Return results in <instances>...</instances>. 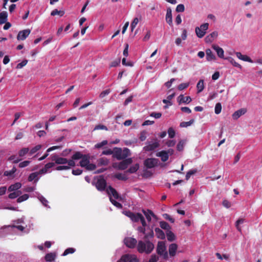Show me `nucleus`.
Segmentation results:
<instances>
[{
  "label": "nucleus",
  "mask_w": 262,
  "mask_h": 262,
  "mask_svg": "<svg viewBox=\"0 0 262 262\" xmlns=\"http://www.w3.org/2000/svg\"><path fill=\"white\" fill-rule=\"evenodd\" d=\"M154 248V244L149 241H139L137 245V250L140 253L149 254L152 252Z\"/></svg>",
  "instance_id": "obj_1"
},
{
  "label": "nucleus",
  "mask_w": 262,
  "mask_h": 262,
  "mask_svg": "<svg viewBox=\"0 0 262 262\" xmlns=\"http://www.w3.org/2000/svg\"><path fill=\"white\" fill-rule=\"evenodd\" d=\"M130 155V150L127 148L115 147L114 148V155L113 157L118 160L125 159Z\"/></svg>",
  "instance_id": "obj_2"
},
{
  "label": "nucleus",
  "mask_w": 262,
  "mask_h": 262,
  "mask_svg": "<svg viewBox=\"0 0 262 262\" xmlns=\"http://www.w3.org/2000/svg\"><path fill=\"white\" fill-rule=\"evenodd\" d=\"M157 253L159 255L163 256V258L164 259H168V254L167 251H166V247L164 242L160 241L158 243Z\"/></svg>",
  "instance_id": "obj_3"
},
{
  "label": "nucleus",
  "mask_w": 262,
  "mask_h": 262,
  "mask_svg": "<svg viewBox=\"0 0 262 262\" xmlns=\"http://www.w3.org/2000/svg\"><path fill=\"white\" fill-rule=\"evenodd\" d=\"M106 181L102 175L100 176L95 183V187L98 190L102 191L106 189Z\"/></svg>",
  "instance_id": "obj_4"
},
{
  "label": "nucleus",
  "mask_w": 262,
  "mask_h": 262,
  "mask_svg": "<svg viewBox=\"0 0 262 262\" xmlns=\"http://www.w3.org/2000/svg\"><path fill=\"white\" fill-rule=\"evenodd\" d=\"M139 259L135 255L128 254L123 255L117 262H138Z\"/></svg>",
  "instance_id": "obj_5"
},
{
  "label": "nucleus",
  "mask_w": 262,
  "mask_h": 262,
  "mask_svg": "<svg viewBox=\"0 0 262 262\" xmlns=\"http://www.w3.org/2000/svg\"><path fill=\"white\" fill-rule=\"evenodd\" d=\"M159 160L156 158H147L144 161V165L147 168H152L158 165Z\"/></svg>",
  "instance_id": "obj_6"
},
{
  "label": "nucleus",
  "mask_w": 262,
  "mask_h": 262,
  "mask_svg": "<svg viewBox=\"0 0 262 262\" xmlns=\"http://www.w3.org/2000/svg\"><path fill=\"white\" fill-rule=\"evenodd\" d=\"M124 242L126 247L131 249L134 248L137 245V241L133 237H126L124 239Z\"/></svg>",
  "instance_id": "obj_7"
},
{
  "label": "nucleus",
  "mask_w": 262,
  "mask_h": 262,
  "mask_svg": "<svg viewBox=\"0 0 262 262\" xmlns=\"http://www.w3.org/2000/svg\"><path fill=\"white\" fill-rule=\"evenodd\" d=\"M123 161L120 162L118 165V169L119 170H125L128 166L132 164L133 160L132 158L122 159Z\"/></svg>",
  "instance_id": "obj_8"
},
{
  "label": "nucleus",
  "mask_w": 262,
  "mask_h": 262,
  "mask_svg": "<svg viewBox=\"0 0 262 262\" xmlns=\"http://www.w3.org/2000/svg\"><path fill=\"white\" fill-rule=\"evenodd\" d=\"M30 33L31 30L29 29L20 31L17 35V40H24L29 35Z\"/></svg>",
  "instance_id": "obj_9"
},
{
  "label": "nucleus",
  "mask_w": 262,
  "mask_h": 262,
  "mask_svg": "<svg viewBox=\"0 0 262 262\" xmlns=\"http://www.w3.org/2000/svg\"><path fill=\"white\" fill-rule=\"evenodd\" d=\"M160 144L158 141H156L152 143L148 144L143 147V149L146 151H152L158 148Z\"/></svg>",
  "instance_id": "obj_10"
},
{
  "label": "nucleus",
  "mask_w": 262,
  "mask_h": 262,
  "mask_svg": "<svg viewBox=\"0 0 262 262\" xmlns=\"http://www.w3.org/2000/svg\"><path fill=\"white\" fill-rule=\"evenodd\" d=\"M106 191L109 195H113L115 199H120L117 191L116 190L115 188L112 187L111 186H109L107 187Z\"/></svg>",
  "instance_id": "obj_11"
},
{
  "label": "nucleus",
  "mask_w": 262,
  "mask_h": 262,
  "mask_svg": "<svg viewBox=\"0 0 262 262\" xmlns=\"http://www.w3.org/2000/svg\"><path fill=\"white\" fill-rule=\"evenodd\" d=\"M247 112V109L245 108H241L235 111L232 115L234 120L238 119L241 116L244 115Z\"/></svg>",
  "instance_id": "obj_12"
},
{
  "label": "nucleus",
  "mask_w": 262,
  "mask_h": 262,
  "mask_svg": "<svg viewBox=\"0 0 262 262\" xmlns=\"http://www.w3.org/2000/svg\"><path fill=\"white\" fill-rule=\"evenodd\" d=\"M124 214L127 216L129 217L133 221L135 222H138V214H140V213H134L130 211H126L124 212Z\"/></svg>",
  "instance_id": "obj_13"
},
{
  "label": "nucleus",
  "mask_w": 262,
  "mask_h": 262,
  "mask_svg": "<svg viewBox=\"0 0 262 262\" xmlns=\"http://www.w3.org/2000/svg\"><path fill=\"white\" fill-rule=\"evenodd\" d=\"M52 160L55 161V163L57 164H65L68 162L67 159L59 157L56 155L52 157Z\"/></svg>",
  "instance_id": "obj_14"
},
{
  "label": "nucleus",
  "mask_w": 262,
  "mask_h": 262,
  "mask_svg": "<svg viewBox=\"0 0 262 262\" xmlns=\"http://www.w3.org/2000/svg\"><path fill=\"white\" fill-rule=\"evenodd\" d=\"M191 100V98L190 96L185 97L182 94L180 95L178 98V101L179 104L181 103L188 104Z\"/></svg>",
  "instance_id": "obj_15"
},
{
  "label": "nucleus",
  "mask_w": 262,
  "mask_h": 262,
  "mask_svg": "<svg viewBox=\"0 0 262 262\" xmlns=\"http://www.w3.org/2000/svg\"><path fill=\"white\" fill-rule=\"evenodd\" d=\"M212 48L216 51L217 56L221 58H224V51L223 49L220 47L219 46L213 45L212 46Z\"/></svg>",
  "instance_id": "obj_16"
},
{
  "label": "nucleus",
  "mask_w": 262,
  "mask_h": 262,
  "mask_svg": "<svg viewBox=\"0 0 262 262\" xmlns=\"http://www.w3.org/2000/svg\"><path fill=\"white\" fill-rule=\"evenodd\" d=\"M90 157L89 155H84V156L81 158L79 162L80 165L82 167H85L90 163Z\"/></svg>",
  "instance_id": "obj_17"
},
{
  "label": "nucleus",
  "mask_w": 262,
  "mask_h": 262,
  "mask_svg": "<svg viewBox=\"0 0 262 262\" xmlns=\"http://www.w3.org/2000/svg\"><path fill=\"white\" fill-rule=\"evenodd\" d=\"M157 157H160L161 161L163 162H166L168 160L169 156L167 155L166 150H162L156 154Z\"/></svg>",
  "instance_id": "obj_18"
},
{
  "label": "nucleus",
  "mask_w": 262,
  "mask_h": 262,
  "mask_svg": "<svg viewBox=\"0 0 262 262\" xmlns=\"http://www.w3.org/2000/svg\"><path fill=\"white\" fill-rule=\"evenodd\" d=\"M166 21L170 25H172V12L170 8L167 9L166 14Z\"/></svg>",
  "instance_id": "obj_19"
},
{
  "label": "nucleus",
  "mask_w": 262,
  "mask_h": 262,
  "mask_svg": "<svg viewBox=\"0 0 262 262\" xmlns=\"http://www.w3.org/2000/svg\"><path fill=\"white\" fill-rule=\"evenodd\" d=\"M236 55L238 58L245 61H248L251 63L253 62L252 60L248 56L243 55L241 52H236Z\"/></svg>",
  "instance_id": "obj_20"
},
{
  "label": "nucleus",
  "mask_w": 262,
  "mask_h": 262,
  "mask_svg": "<svg viewBox=\"0 0 262 262\" xmlns=\"http://www.w3.org/2000/svg\"><path fill=\"white\" fill-rule=\"evenodd\" d=\"M178 245L176 244H171L169 246V253L171 256H174L176 255Z\"/></svg>",
  "instance_id": "obj_21"
},
{
  "label": "nucleus",
  "mask_w": 262,
  "mask_h": 262,
  "mask_svg": "<svg viewBox=\"0 0 262 262\" xmlns=\"http://www.w3.org/2000/svg\"><path fill=\"white\" fill-rule=\"evenodd\" d=\"M217 36V32L214 31L205 37L206 42H211Z\"/></svg>",
  "instance_id": "obj_22"
},
{
  "label": "nucleus",
  "mask_w": 262,
  "mask_h": 262,
  "mask_svg": "<svg viewBox=\"0 0 262 262\" xmlns=\"http://www.w3.org/2000/svg\"><path fill=\"white\" fill-rule=\"evenodd\" d=\"M21 187V184L19 182L15 183L14 184L11 185L8 187V191L10 192L13 191H16L20 188Z\"/></svg>",
  "instance_id": "obj_23"
},
{
  "label": "nucleus",
  "mask_w": 262,
  "mask_h": 262,
  "mask_svg": "<svg viewBox=\"0 0 262 262\" xmlns=\"http://www.w3.org/2000/svg\"><path fill=\"white\" fill-rule=\"evenodd\" d=\"M155 230L157 238L161 239H164L165 238V233L161 229L159 228H156Z\"/></svg>",
  "instance_id": "obj_24"
},
{
  "label": "nucleus",
  "mask_w": 262,
  "mask_h": 262,
  "mask_svg": "<svg viewBox=\"0 0 262 262\" xmlns=\"http://www.w3.org/2000/svg\"><path fill=\"white\" fill-rule=\"evenodd\" d=\"M8 14L6 11H3L0 13V25H2L7 22Z\"/></svg>",
  "instance_id": "obj_25"
},
{
  "label": "nucleus",
  "mask_w": 262,
  "mask_h": 262,
  "mask_svg": "<svg viewBox=\"0 0 262 262\" xmlns=\"http://www.w3.org/2000/svg\"><path fill=\"white\" fill-rule=\"evenodd\" d=\"M206 59L208 61H211L215 59V55L213 54L212 51L208 49L206 50Z\"/></svg>",
  "instance_id": "obj_26"
},
{
  "label": "nucleus",
  "mask_w": 262,
  "mask_h": 262,
  "mask_svg": "<svg viewBox=\"0 0 262 262\" xmlns=\"http://www.w3.org/2000/svg\"><path fill=\"white\" fill-rule=\"evenodd\" d=\"M204 81L203 79H200L196 84L197 93H200L202 92L204 89Z\"/></svg>",
  "instance_id": "obj_27"
},
{
  "label": "nucleus",
  "mask_w": 262,
  "mask_h": 262,
  "mask_svg": "<svg viewBox=\"0 0 262 262\" xmlns=\"http://www.w3.org/2000/svg\"><path fill=\"white\" fill-rule=\"evenodd\" d=\"M56 254L54 253H49L46 255L45 258L47 261L52 262L54 260Z\"/></svg>",
  "instance_id": "obj_28"
},
{
  "label": "nucleus",
  "mask_w": 262,
  "mask_h": 262,
  "mask_svg": "<svg viewBox=\"0 0 262 262\" xmlns=\"http://www.w3.org/2000/svg\"><path fill=\"white\" fill-rule=\"evenodd\" d=\"M166 235L167 240L169 242H172L175 240L176 236L174 233L170 230L166 231Z\"/></svg>",
  "instance_id": "obj_29"
},
{
  "label": "nucleus",
  "mask_w": 262,
  "mask_h": 262,
  "mask_svg": "<svg viewBox=\"0 0 262 262\" xmlns=\"http://www.w3.org/2000/svg\"><path fill=\"white\" fill-rule=\"evenodd\" d=\"M185 143H186V140H180L178 142V143L177 145V149L179 151H181L183 150L184 147Z\"/></svg>",
  "instance_id": "obj_30"
},
{
  "label": "nucleus",
  "mask_w": 262,
  "mask_h": 262,
  "mask_svg": "<svg viewBox=\"0 0 262 262\" xmlns=\"http://www.w3.org/2000/svg\"><path fill=\"white\" fill-rule=\"evenodd\" d=\"M195 31L196 34L199 38H202L206 34V32L201 30V28L199 27L195 28Z\"/></svg>",
  "instance_id": "obj_31"
},
{
  "label": "nucleus",
  "mask_w": 262,
  "mask_h": 262,
  "mask_svg": "<svg viewBox=\"0 0 262 262\" xmlns=\"http://www.w3.org/2000/svg\"><path fill=\"white\" fill-rule=\"evenodd\" d=\"M38 175V173L37 172H33L31 173L28 177V181L29 182H31L33 180H35V182L38 181V179L37 178V176Z\"/></svg>",
  "instance_id": "obj_32"
},
{
  "label": "nucleus",
  "mask_w": 262,
  "mask_h": 262,
  "mask_svg": "<svg viewBox=\"0 0 262 262\" xmlns=\"http://www.w3.org/2000/svg\"><path fill=\"white\" fill-rule=\"evenodd\" d=\"M139 168V164H136L135 165L131 166L128 170L127 172L130 173H133L136 172Z\"/></svg>",
  "instance_id": "obj_33"
},
{
  "label": "nucleus",
  "mask_w": 262,
  "mask_h": 262,
  "mask_svg": "<svg viewBox=\"0 0 262 262\" xmlns=\"http://www.w3.org/2000/svg\"><path fill=\"white\" fill-rule=\"evenodd\" d=\"M98 165H107L109 163V160L106 158H101L98 160Z\"/></svg>",
  "instance_id": "obj_34"
},
{
  "label": "nucleus",
  "mask_w": 262,
  "mask_h": 262,
  "mask_svg": "<svg viewBox=\"0 0 262 262\" xmlns=\"http://www.w3.org/2000/svg\"><path fill=\"white\" fill-rule=\"evenodd\" d=\"M147 211L148 212L143 210V212L144 213L145 216H146V218L147 220V221L148 222H150L151 220V216H154V214L150 210H148Z\"/></svg>",
  "instance_id": "obj_35"
},
{
  "label": "nucleus",
  "mask_w": 262,
  "mask_h": 262,
  "mask_svg": "<svg viewBox=\"0 0 262 262\" xmlns=\"http://www.w3.org/2000/svg\"><path fill=\"white\" fill-rule=\"evenodd\" d=\"M160 226L162 229L169 230L170 229V227L169 225L166 222L161 221L160 222Z\"/></svg>",
  "instance_id": "obj_36"
},
{
  "label": "nucleus",
  "mask_w": 262,
  "mask_h": 262,
  "mask_svg": "<svg viewBox=\"0 0 262 262\" xmlns=\"http://www.w3.org/2000/svg\"><path fill=\"white\" fill-rule=\"evenodd\" d=\"M144 235H145L144 236V239L145 241H149L148 240L149 238H152L154 237V233L153 230L151 229L150 230V231L148 233H145V234H144Z\"/></svg>",
  "instance_id": "obj_37"
},
{
  "label": "nucleus",
  "mask_w": 262,
  "mask_h": 262,
  "mask_svg": "<svg viewBox=\"0 0 262 262\" xmlns=\"http://www.w3.org/2000/svg\"><path fill=\"white\" fill-rule=\"evenodd\" d=\"M21 192L20 191H16L10 193L8 195L9 199H14L18 197L21 194Z\"/></svg>",
  "instance_id": "obj_38"
},
{
  "label": "nucleus",
  "mask_w": 262,
  "mask_h": 262,
  "mask_svg": "<svg viewBox=\"0 0 262 262\" xmlns=\"http://www.w3.org/2000/svg\"><path fill=\"white\" fill-rule=\"evenodd\" d=\"M193 122V119H191L188 122H182L180 123V126L181 127H187L189 126H190Z\"/></svg>",
  "instance_id": "obj_39"
},
{
  "label": "nucleus",
  "mask_w": 262,
  "mask_h": 262,
  "mask_svg": "<svg viewBox=\"0 0 262 262\" xmlns=\"http://www.w3.org/2000/svg\"><path fill=\"white\" fill-rule=\"evenodd\" d=\"M84 156V155L82 154L79 151L76 152L72 157L73 160H79L81 159Z\"/></svg>",
  "instance_id": "obj_40"
},
{
  "label": "nucleus",
  "mask_w": 262,
  "mask_h": 262,
  "mask_svg": "<svg viewBox=\"0 0 262 262\" xmlns=\"http://www.w3.org/2000/svg\"><path fill=\"white\" fill-rule=\"evenodd\" d=\"M64 14V12L63 11H60V10L59 11L57 9H54L51 13V15L52 16H55L56 15H59L60 16H62Z\"/></svg>",
  "instance_id": "obj_41"
},
{
  "label": "nucleus",
  "mask_w": 262,
  "mask_h": 262,
  "mask_svg": "<svg viewBox=\"0 0 262 262\" xmlns=\"http://www.w3.org/2000/svg\"><path fill=\"white\" fill-rule=\"evenodd\" d=\"M29 198V195L28 194H23L18 198L17 199V203H21L27 200Z\"/></svg>",
  "instance_id": "obj_42"
},
{
  "label": "nucleus",
  "mask_w": 262,
  "mask_h": 262,
  "mask_svg": "<svg viewBox=\"0 0 262 262\" xmlns=\"http://www.w3.org/2000/svg\"><path fill=\"white\" fill-rule=\"evenodd\" d=\"M115 177L119 180L125 181L127 180V177L125 174L119 173L115 175Z\"/></svg>",
  "instance_id": "obj_43"
},
{
  "label": "nucleus",
  "mask_w": 262,
  "mask_h": 262,
  "mask_svg": "<svg viewBox=\"0 0 262 262\" xmlns=\"http://www.w3.org/2000/svg\"><path fill=\"white\" fill-rule=\"evenodd\" d=\"M222 111V105L220 102L217 103L215 106L214 112L216 114H219Z\"/></svg>",
  "instance_id": "obj_44"
},
{
  "label": "nucleus",
  "mask_w": 262,
  "mask_h": 262,
  "mask_svg": "<svg viewBox=\"0 0 262 262\" xmlns=\"http://www.w3.org/2000/svg\"><path fill=\"white\" fill-rule=\"evenodd\" d=\"M29 151V148H23L20 149L18 152L19 157H24L26 155Z\"/></svg>",
  "instance_id": "obj_45"
},
{
  "label": "nucleus",
  "mask_w": 262,
  "mask_h": 262,
  "mask_svg": "<svg viewBox=\"0 0 262 262\" xmlns=\"http://www.w3.org/2000/svg\"><path fill=\"white\" fill-rule=\"evenodd\" d=\"M75 251V249L73 248H69L66 249V250L64 251L63 253L62 254L63 256H66L68 254H72L74 253Z\"/></svg>",
  "instance_id": "obj_46"
},
{
  "label": "nucleus",
  "mask_w": 262,
  "mask_h": 262,
  "mask_svg": "<svg viewBox=\"0 0 262 262\" xmlns=\"http://www.w3.org/2000/svg\"><path fill=\"white\" fill-rule=\"evenodd\" d=\"M41 145H37L35 146V147H34L30 150V154L31 155H32L33 154H35L36 152H37V151L40 150L41 149Z\"/></svg>",
  "instance_id": "obj_47"
},
{
  "label": "nucleus",
  "mask_w": 262,
  "mask_h": 262,
  "mask_svg": "<svg viewBox=\"0 0 262 262\" xmlns=\"http://www.w3.org/2000/svg\"><path fill=\"white\" fill-rule=\"evenodd\" d=\"M169 137L173 138L176 135V132L172 127H169L167 131Z\"/></svg>",
  "instance_id": "obj_48"
},
{
  "label": "nucleus",
  "mask_w": 262,
  "mask_h": 262,
  "mask_svg": "<svg viewBox=\"0 0 262 262\" xmlns=\"http://www.w3.org/2000/svg\"><path fill=\"white\" fill-rule=\"evenodd\" d=\"M215 255L217 257V258L219 259H221V260H222L223 258L227 260L229 259V255H228V254H223V255H222L220 253H215Z\"/></svg>",
  "instance_id": "obj_49"
},
{
  "label": "nucleus",
  "mask_w": 262,
  "mask_h": 262,
  "mask_svg": "<svg viewBox=\"0 0 262 262\" xmlns=\"http://www.w3.org/2000/svg\"><path fill=\"white\" fill-rule=\"evenodd\" d=\"M189 85V83H182L180 84L179 85L178 89L180 91L183 90L186 88H187Z\"/></svg>",
  "instance_id": "obj_50"
},
{
  "label": "nucleus",
  "mask_w": 262,
  "mask_h": 262,
  "mask_svg": "<svg viewBox=\"0 0 262 262\" xmlns=\"http://www.w3.org/2000/svg\"><path fill=\"white\" fill-rule=\"evenodd\" d=\"M138 22H139V20H138V18L137 17H136V18H135L133 19V20L132 22L131 25H130V28H131V31H133L134 29L136 27V26L138 24Z\"/></svg>",
  "instance_id": "obj_51"
},
{
  "label": "nucleus",
  "mask_w": 262,
  "mask_h": 262,
  "mask_svg": "<svg viewBox=\"0 0 262 262\" xmlns=\"http://www.w3.org/2000/svg\"><path fill=\"white\" fill-rule=\"evenodd\" d=\"M110 201L111 202V203L114 205L116 207H117V208H122V205L121 203L117 202L116 201H115V200L113 199L112 198V197H110Z\"/></svg>",
  "instance_id": "obj_52"
},
{
  "label": "nucleus",
  "mask_w": 262,
  "mask_h": 262,
  "mask_svg": "<svg viewBox=\"0 0 262 262\" xmlns=\"http://www.w3.org/2000/svg\"><path fill=\"white\" fill-rule=\"evenodd\" d=\"M28 61L27 59L23 60L20 63L17 64L16 66V69H20L25 67L28 63Z\"/></svg>",
  "instance_id": "obj_53"
},
{
  "label": "nucleus",
  "mask_w": 262,
  "mask_h": 262,
  "mask_svg": "<svg viewBox=\"0 0 262 262\" xmlns=\"http://www.w3.org/2000/svg\"><path fill=\"white\" fill-rule=\"evenodd\" d=\"M107 143L108 142H107V140H103L101 142L96 144L95 145V147L96 148H100L102 147H103V146L107 145Z\"/></svg>",
  "instance_id": "obj_54"
},
{
  "label": "nucleus",
  "mask_w": 262,
  "mask_h": 262,
  "mask_svg": "<svg viewBox=\"0 0 262 262\" xmlns=\"http://www.w3.org/2000/svg\"><path fill=\"white\" fill-rule=\"evenodd\" d=\"M16 171V169L15 167H13V168L10 171H6L4 172V175L6 176H10L14 174Z\"/></svg>",
  "instance_id": "obj_55"
},
{
  "label": "nucleus",
  "mask_w": 262,
  "mask_h": 262,
  "mask_svg": "<svg viewBox=\"0 0 262 262\" xmlns=\"http://www.w3.org/2000/svg\"><path fill=\"white\" fill-rule=\"evenodd\" d=\"M245 220L244 219H239L236 222L235 226L237 229L239 231H241V228L239 227V225L241 224H243Z\"/></svg>",
  "instance_id": "obj_56"
},
{
  "label": "nucleus",
  "mask_w": 262,
  "mask_h": 262,
  "mask_svg": "<svg viewBox=\"0 0 262 262\" xmlns=\"http://www.w3.org/2000/svg\"><path fill=\"white\" fill-rule=\"evenodd\" d=\"M138 216H139L138 221H140L142 226L145 227L146 226V223L144 216L141 214H138Z\"/></svg>",
  "instance_id": "obj_57"
},
{
  "label": "nucleus",
  "mask_w": 262,
  "mask_h": 262,
  "mask_svg": "<svg viewBox=\"0 0 262 262\" xmlns=\"http://www.w3.org/2000/svg\"><path fill=\"white\" fill-rule=\"evenodd\" d=\"M85 168L88 170H93L96 169V166L94 164L89 163Z\"/></svg>",
  "instance_id": "obj_58"
},
{
  "label": "nucleus",
  "mask_w": 262,
  "mask_h": 262,
  "mask_svg": "<svg viewBox=\"0 0 262 262\" xmlns=\"http://www.w3.org/2000/svg\"><path fill=\"white\" fill-rule=\"evenodd\" d=\"M176 11L177 12H182L185 10V7L183 4H179L177 6Z\"/></svg>",
  "instance_id": "obj_59"
},
{
  "label": "nucleus",
  "mask_w": 262,
  "mask_h": 262,
  "mask_svg": "<svg viewBox=\"0 0 262 262\" xmlns=\"http://www.w3.org/2000/svg\"><path fill=\"white\" fill-rule=\"evenodd\" d=\"M146 134L147 133L146 131H142L141 132L140 134L139 139L141 141H144L146 139Z\"/></svg>",
  "instance_id": "obj_60"
},
{
  "label": "nucleus",
  "mask_w": 262,
  "mask_h": 262,
  "mask_svg": "<svg viewBox=\"0 0 262 262\" xmlns=\"http://www.w3.org/2000/svg\"><path fill=\"white\" fill-rule=\"evenodd\" d=\"M176 143V142L174 140H169L166 142L165 144L168 147H173L175 145Z\"/></svg>",
  "instance_id": "obj_61"
},
{
  "label": "nucleus",
  "mask_w": 262,
  "mask_h": 262,
  "mask_svg": "<svg viewBox=\"0 0 262 262\" xmlns=\"http://www.w3.org/2000/svg\"><path fill=\"white\" fill-rule=\"evenodd\" d=\"M196 172V170H195V169L191 170H189V171H188L186 174V180H188L190 178V177L191 175L194 174Z\"/></svg>",
  "instance_id": "obj_62"
},
{
  "label": "nucleus",
  "mask_w": 262,
  "mask_h": 262,
  "mask_svg": "<svg viewBox=\"0 0 262 262\" xmlns=\"http://www.w3.org/2000/svg\"><path fill=\"white\" fill-rule=\"evenodd\" d=\"M120 63V59L118 58L112 61L110 66V67H116L118 66Z\"/></svg>",
  "instance_id": "obj_63"
},
{
  "label": "nucleus",
  "mask_w": 262,
  "mask_h": 262,
  "mask_svg": "<svg viewBox=\"0 0 262 262\" xmlns=\"http://www.w3.org/2000/svg\"><path fill=\"white\" fill-rule=\"evenodd\" d=\"M30 163V161H24L22 162H20L19 164V167L20 168H24V167H27L28 166Z\"/></svg>",
  "instance_id": "obj_64"
}]
</instances>
